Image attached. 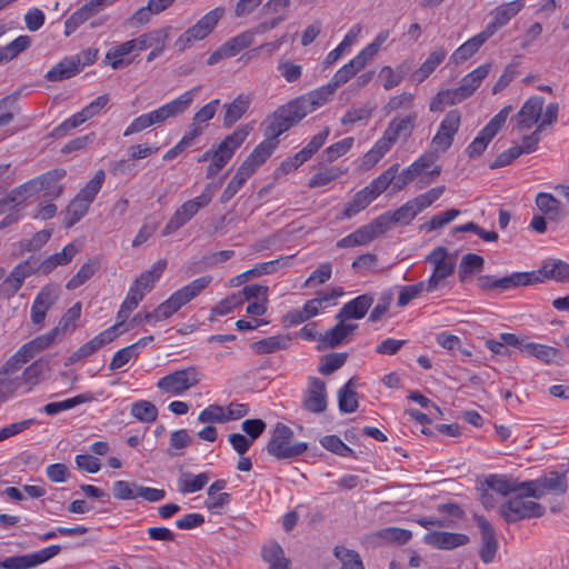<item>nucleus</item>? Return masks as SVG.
<instances>
[{
	"label": "nucleus",
	"mask_w": 569,
	"mask_h": 569,
	"mask_svg": "<svg viewBox=\"0 0 569 569\" xmlns=\"http://www.w3.org/2000/svg\"><path fill=\"white\" fill-rule=\"evenodd\" d=\"M199 90L200 86L193 87L170 102L162 104L158 109L139 116L128 126L123 132V136L128 137L133 133H138L151 126H159L171 118L182 116L190 109Z\"/></svg>",
	"instance_id": "obj_1"
},
{
	"label": "nucleus",
	"mask_w": 569,
	"mask_h": 569,
	"mask_svg": "<svg viewBox=\"0 0 569 569\" xmlns=\"http://www.w3.org/2000/svg\"><path fill=\"white\" fill-rule=\"evenodd\" d=\"M212 281L211 276H202L187 286L173 292L166 301L159 305L153 311L146 312L147 322H158L170 318L181 307L198 297Z\"/></svg>",
	"instance_id": "obj_2"
},
{
	"label": "nucleus",
	"mask_w": 569,
	"mask_h": 569,
	"mask_svg": "<svg viewBox=\"0 0 569 569\" xmlns=\"http://www.w3.org/2000/svg\"><path fill=\"white\" fill-rule=\"evenodd\" d=\"M399 167V163L390 166L379 177L373 179L369 186L358 191L352 200L346 204L340 218L349 219L366 209L375 199L386 191L397 178Z\"/></svg>",
	"instance_id": "obj_3"
},
{
	"label": "nucleus",
	"mask_w": 569,
	"mask_h": 569,
	"mask_svg": "<svg viewBox=\"0 0 569 569\" xmlns=\"http://www.w3.org/2000/svg\"><path fill=\"white\" fill-rule=\"evenodd\" d=\"M167 267V260L160 259L152 267L140 273L139 277L131 284L129 292L121 305L118 312V318L124 321L129 313L136 309L139 302L143 299L144 295L149 292L154 283L159 280Z\"/></svg>",
	"instance_id": "obj_4"
},
{
	"label": "nucleus",
	"mask_w": 569,
	"mask_h": 569,
	"mask_svg": "<svg viewBox=\"0 0 569 569\" xmlns=\"http://www.w3.org/2000/svg\"><path fill=\"white\" fill-rule=\"evenodd\" d=\"M216 188L212 183L204 187L202 193L194 199L183 202L162 230V236H169L189 222L202 208H206L212 200Z\"/></svg>",
	"instance_id": "obj_5"
},
{
	"label": "nucleus",
	"mask_w": 569,
	"mask_h": 569,
	"mask_svg": "<svg viewBox=\"0 0 569 569\" xmlns=\"http://www.w3.org/2000/svg\"><path fill=\"white\" fill-rule=\"evenodd\" d=\"M249 124L239 126L227 136L212 152V160L207 167V178L216 176L233 157L236 150L243 143L251 131Z\"/></svg>",
	"instance_id": "obj_6"
},
{
	"label": "nucleus",
	"mask_w": 569,
	"mask_h": 569,
	"mask_svg": "<svg viewBox=\"0 0 569 569\" xmlns=\"http://www.w3.org/2000/svg\"><path fill=\"white\" fill-rule=\"evenodd\" d=\"M293 431L284 423L278 422L271 431L267 451L279 460L291 459L306 452V442L291 443Z\"/></svg>",
	"instance_id": "obj_7"
},
{
	"label": "nucleus",
	"mask_w": 569,
	"mask_h": 569,
	"mask_svg": "<svg viewBox=\"0 0 569 569\" xmlns=\"http://www.w3.org/2000/svg\"><path fill=\"white\" fill-rule=\"evenodd\" d=\"M425 261L432 266V273L426 281V291L435 292L446 286V280L456 269V260L449 256L445 247L435 248Z\"/></svg>",
	"instance_id": "obj_8"
},
{
	"label": "nucleus",
	"mask_w": 569,
	"mask_h": 569,
	"mask_svg": "<svg viewBox=\"0 0 569 569\" xmlns=\"http://www.w3.org/2000/svg\"><path fill=\"white\" fill-rule=\"evenodd\" d=\"M201 381V373L194 366L166 375L157 382V388L170 396H181Z\"/></svg>",
	"instance_id": "obj_9"
},
{
	"label": "nucleus",
	"mask_w": 569,
	"mask_h": 569,
	"mask_svg": "<svg viewBox=\"0 0 569 569\" xmlns=\"http://www.w3.org/2000/svg\"><path fill=\"white\" fill-rule=\"evenodd\" d=\"M530 496L517 492V496L509 499L500 507V516L507 522H516L527 518H538L545 513V507L538 502L529 500Z\"/></svg>",
	"instance_id": "obj_10"
},
{
	"label": "nucleus",
	"mask_w": 569,
	"mask_h": 569,
	"mask_svg": "<svg viewBox=\"0 0 569 569\" xmlns=\"http://www.w3.org/2000/svg\"><path fill=\"white\" fill-rule=\"evenodd\" d=\"M224 9L218 7L206 13L196 24L187 29L174 42L179 51H184L194 41H200L207 38L219 20L223 17Z\"/></svg>",
	"instance_id": "obj_11"
},
{
	"label": "nucleus",
	"mask_w": 569,
	"mask_h": 569,
	"mask_svg": "<svg viewBox=\"0 0 569 569\" xmlns=\"http://www.w3.org/2000/svg\"><path fill=\"white\" fill-rule=\"evenodd\" d=\"M58 338V335L51 330L44 335H40L31 341L21 346L8 360L7 371L20 370L23 365L36 357L41 351L49 348Z\"/></svg>",
	"instance_id": "obj_12"
},
{
	"label": "nucleus",
	"mask_w": 569,
	"mask_h": 569,
	"mask_svg": "<svg viewBox=\"0 0 569 569\" xmlns=\"http://www.w3.org/2000/svg\"><path fill=\"white\" fill-rule=\"evenodd\" d=\"M511 111V106L502 108L479 132V134L467 147V154L473 159L480 157L487 149L489 142L496 137L500 129L506 123V120Z\"/></svg>",
	"instance_id": "obj_13"
},
{
	"label": "nucleus",
	"mask_w": 569,
	"mask_h": 569,
	"mask_svg": "<svg viewBox=\"0 0 569 569\" xmlns=\"http://www.w3.org/2000/svg\"><path fill=\"white\" fill-rule=\"evenodd\" d=\"M303 118L305 117L301 113L300 109L292 100L286 106L274 111L264 131V136L270 139L278 140L279 136H281L283 132L289 130L295 124H297Z\"/></svg>",
	"instance_id": "obj_14"
},
{
	"label": "nucleus",
	"mask_w": 569,
	"mask_h": 569,
	"mask_svg": "<svg viewBox=\"0 0 569 569\" xmlns=\"http://www.w3.org/2000/svg\"><path fill=\"white\" fill-rule=\"evenodd\" d=\"M39 272L38 259L30 257L17 264L10 274L0 283V297L9 299L22 287L23 281L31 274Z\"/></svg>",
	"instance_id": "obj_15"
},
{
	"label": "nucleus",
	"mask_w": 569,
	"mask_h": 569,
	"mask_svg": "<svg viewBox=\"0 0 569 569\" xmlns=\"http://www.w3.org/2000/svg\"><path fill=\"white\" fill-rule=\"evenodd\" d=\"M418 120V112L410 111L406 114L396 116L387 126L380 138L390 148L399 140L407 141L416 126Z\"/></svg>",
	"instance_id": "obj_16"
},
{
	"label": "nucleus",
	"mask_w": 569,
	"mask_h": 569,
	"mask_svg": "<svg viewBox=\"0 0 569 569\" xmlns=\"http://www.w3.org/2000/svg\"><path fill=\"white\" fill-rule=\"evenodd\" d=\"M523 486L526 487V496L537 499L550 492L563 493L568 487L566 476L558 472H549L536 480L525 481Z\"/></svg>",
	"instance_id": "obj_17"
},
{
	"label": "nucleus",
	"mask_w": 569,
	"mask_h": 569,
	"mask_svg": "<svg viewBox=\"0 0 569 569\" xmlns=\"http://www.w3.org/2000/svg\"><path fill=\"white\" fill-rule=\"evenodd\" d=\"M60 550V546L53 545L33 553L8 557L0 560V569H30L50 560L57 556Z\"/></svg>",
	"instance_id": "obj_18"
},
{
	"label": "nucleus",
	"mask_w": 569,
	"mask_h": 569,
	"mask_svg": "<svg viewBox=\"0 0 569 569\" xmlns=\"http://www.w3.org/2000/svg\"><path fill=\"white\" fill-rule=\"evenodd\" d=\"M124 321L120 319L119 322L113 325L112 327L103 330L98 336L92 338L90 341L82 345L78 348L69 358L66 365H73L91 355L97 352L107 343L112 342L119 335L118 329L122 326Z\"/></svg>",
	"instance_id": "obj_19"
},
{
	"label": "nucleus",
	"mask_w": 569,
	"mask_h": 569,
	"mask_svg": "<svg viewBox=\"0 0 569 569\" xmlns=\"http://www.w3.org/2000/svg\"><path fill=\"white\" fill-rule=\"evenodd\" d=\"M461 123V113L459 110H450L442 121L436 136L432 138V144L442 151L448 150L453 141L455 134L458 132Z\"/></svg>",
	"instance_id": "obj_20"
},
{
	"label": "nucleus",
	"mask_w": 569,
	"mask_h": 569,
	"mask_svg": "<svg viewBox=\"0 0 569 569\" xmlns=\"http://www.w3.org/2000/svg\"><path fill=\"white\" fill-rule=\"evenodd\" d=\"M326 383L319 378H311L302 399V408L311 413H321L327 409Z\"/></svg>",
	"instance_id": "obj_21"
},
{
	"label": "nucleus",
	"mask_w": 569,
	"mask_h": 569,
	"mask_svg": "<svg viewBox=\"0 0 569 569\" xmlns=\"http://www.w3.org/2000/svg\"><path fill=\"white\" fill-rule=\"evenodd\" d=\"M473 519L480 529L481 546L479 549V557L482 562L490 563L498 549L496 530L485 517L475 515Z\"/></svg>",
	"instance_id": "obj_22"
},
{
	"label": "nucleus",
	"mask_w": 569,
	"mask_h": 569,
	"mask_svg": "<svg viewBox=\"0 0 569 569\" xmlns=\"http://www.w3.org/2000/svg\"><path fill=\"white\" fill-rule=\"evenodd\" d=\"M336 90L332 88L330 83L321 86L303 96H300L293 101L300 109L303 117L313 112L316 109L325 106L333 96Z\"/></svg>",
	"instance_id": "obj_23"
},
{
	"label": "nucleus",
	"mask_w": 569,
	"mask_h": 569,
	"mask_svg": "<svg viewBox=\"0 0 569 569\" xmlns=\"http://www.w3.org/2000/svg\"><path fill=\"white\" fill-rule=\"evenodd\" d=\"M59 298V290L53 286L43 287L33 300L31 306V322L42 326L47 311L56 303Z\"/></svg>",
	"instance_id": "obj_24"
},
{
	"label": "nucleus",
	"mask_w": 569,
	"mask_h": 569,
	"mask_svg": "<svg viewBox=\"0 0 569 569\" xmlns=\"http://www.w3.org/2000/svg\"><path fill=\"white\" fill-rule=\"evenodd\" d=\"M470 538L465 533L449 531H430L423 536V542L440 550H452L469 543Z\"/></svg>",
	"instance_id": "obj_25"
},
{
	"label": "nucleus",
	"mask_w": 569,
	"mask_h": 569,
	"mask_svg": "<svg viewBox=\"0 0 569 569\" xmlns=\"http://www.w3.org/2000/svg\"><path fill=\"white\" fill-rule=\"evenodd\" d=\"M293 259V254L283 256L276 260L266 261L261 263H257L252 269H249L241 274L231 279V286L238 287L241 283L248 281L250 278L258 277L261 274H270L276 272L279 268H286L291 266V260Z\"/></svg>",
	"instance_id": "obj_26"
},
{
	"label": "nucleus",
	"mask_w": 569,
	"mask_h": 569,
	"mask_svg": "<svg viewBox=\"0 0 569 569\" xmlns=\"http://www.w3.org/2000/svg\"><path fill=\"white\" fill-rule=\"evenodd\" d=\"M545 100L542 97L533 96L529 98L517 113V128L519 130L530 129L536 124L540 117Z\"/></svg>",
	"instance_id": "obj_27"
},
{
	"label": "nucleus",
	"mask_w": 569,
	"mask_h": 569,
	"mask_svg": "<svg viewBox=\"0 0 569 569\" xmlns=\"http://www.w3.org/2000/svg\"><path fill=\"white\" fill-rule=\"evenodd\" d=\"M40 181L30 180L14 188L8 196L0 199V214L11 211L26 201L28 197L37 192Z\"/></svg>",
	"instance_id": "obj_28"
},
{
	"label": "nucleus",
	"mask_w": 569,
	"mask_h": 569,
	"mask_svg": "<svg viewBox=\"0 0 569 569\" xmlns=\"http://www.w3.org/2000/svg\"><path fill=\"white\" fill-rule=\"evenodd\" d=\"M80 250V244L74 242L68 243L60 252L49 256L42 262L38 261L39 272L42 274H48L57 267L70 263Z\"/></svg>",
	"instance_id": "obj_29"
},
{
	"label": "nucleus",
	"mask_w": 569,
	"mask_h": 569,
	"mask_svg": "<svg viewBox=\"0 0 569 569\" xmlns=\"http://www.w3.org/2000/svg\"><path fill=\"white\" fill-rule=\"evenodd\" d=\"M81 71V58L78 54L67 57L50 69L44 78L48 81L57 82L72 78Z\"/></svg>",
	"instance_id": "obj_30"
},
{
	"label": "nucleus",
	"mask_w": 569,
	"mask_h": 569,
	"mask_svg": "<svg viewBox=\"0 0 569 569\" xmlns=\"http://www.w3.org/2000/svg\"><path fill=\"white\" fill-rule=\"evenodd\" d=\"M373 303V297L366 293L347 302L337 313V320L362 319Z\"/></svg>",
	"instance_id": "obj_31"
},
{
	"label": "nucleus",
	"mask_w": 569,
	"mask_h": 569,
	"mask_svg": "<svg viewBox=\"0 0 569 569\" xmlns=\"http://www.w3.org/2000/svg\"><path fill=\"white\" fill-rule=\"evenodd\" d=\"M252 97L249 93L238 94L232 102L223 104V127L233 126L249 109Z\"/></svg>",
	"instance_id": "obj_32"
},
{
	"label": "nucleus",
	"mask_w": 569,
	"mask_h": 569,
	"mask_svg": "<svg viewBox=\"0 0 569 569\" xmlns=\"http://www.w3.org/2000/svg\"><path fill=\"white\" fill-rule=\"evenodd\" d=\"M50 371V361L46 358H40L28 366L20 378H22V385L28 386L27 392L31 391L32 388L39 385L47 378V373Z\"/></svg>",
	"instance_id": "obj_33"
},
{
	"label": "nucleus",
	"mask_w": 569,
	"mask_h": 569,
	"mask_svg": "<svg viewBox=\"0 0 569 569\" xmlns=\"http://www.w3.org/2000/svg\"><path fill=\"white\" fill-rule=\"evenodd\" d=\"M339 322L326 333L320 335L318 340L322 343L323 348L338 347L349 335H351L358 326L355 323H346V320H338Z\"/></svg>",
	"instance_id": "obj_34"
},
{
	"label": "nucleus",
	"mask_w": 569,
	"mask_h": 569,
	"mask_svg": "<svg viewBox=\"0 0 569 569\" xmlns=\"http://www.w3.org/2000/svg\"><path fill=\"white\" fill-rule=\"evenodd\" d=\"M369 62L358 53L353 59L340 68L329 82L335 90L348 82L358 71L362 70Z\"/></svg>",
	"instance_id": "obj_35"
},
{
	"label": "nucleus",
	"mask_w": 569,
	"mask_h": 569,
	"mask_svg": "<svg viewBox=\"0 0 569 569\" xmlns=\"http://www.w3.org/2000/svg\"><path fill=\"white\" fill-rule=\"evenodd\" d=\"M226 480H217L209 487L208 499L204 505L211 512L220 513L221 509L229 505L230 495L227 492H220L226 488Z\"/></svg>",
	"instance_id": "obj_36"
},
{
	"label": "nucleus",
	"mask_w": 569,
	"mask_h": 569,
	"mask_svg": "<svg viewBox=\"0 0 569 569\" xmlns=\"http://www.w3.org/2000/svg\"><path fill=\"white\" fill-rule=\"evenodd\" d=\"M491 67L490 62L481 64L461 79L459 88L467 99L480 87L483 79L489 74Z\"/></svg>",
	"instance_id": "obj_37"
},
{
	"label": "nucleus",
	"mask_w": 569,
	"mask_h": 569,
	"mask_svg": "<svg viewBox=\"0 0 569 569\" xmlns=\"http://www.w3.org/2000/svg\"><path fill=\"white\" fill-rule=\"evenodd\" d=\"M486 485L488 486L489 489L497 493H500L501 496H508L510 493H517L522 491L526 493V487L523 486V482H519L516 479L506 476H490L486 480Z\"/></svg>",
	"instance_id": "obj_38"
},
{
	"label": "nucleus",
	"mask_w": 569,
	"mask_h": 569,
	"mask_svg": "<svg viewBox=\"0 0 569 569\" xmlns=\"http://www.w3.org/2000/svg\"><path fill=\"white\" fill-rule=\"evenodd\" d=\"M7 362L0 369V405L12 398L22 386V378L14 376L19 370L7 371Z\"/></svg>",
	"instance_id": "obj_39"
},
{
	"label": "nucleus",
	"mask_w": 569,
	"mask_h": 569,
	"mask_svg": "<svg viewBox=\"0 0 569 569\" xmlns=\"http://www.w3.org/2000/svg\"><path fill=\"white\" fill-rule=\"evenodd\" d=\"M261 556L269 563V569H289L290 560L284 556L281 546L274 541L262 547Z\"/></svg>",
	"instance_id": "obj_40"
},
{
	"label": "nucleus",
	"mask_w": 569,
	"mask_h": 569,
	"mask_svg": "<svg viewBox=\"0 0 569 569\" xmlns=\"http://www.w3.org/2000/svg\"><path fill=\"white\" fill-rule=\"evenodd\" d=\"M541 278V282L545 279H552L556 281L569 280V264L561 260H548L536 271Z\"/></svg>",
	"instance_id": "obj_41"
},
{
	"label": "nucleus",
	"mask_w": 569,
	"mask_h": 569,
	"mask_svg": "<svg viewBox=\"0 0 569 569\" xmlns=\"http://www.w3.org/2000/svg\"><path fill=\"white\" fill-rule=\"evenodd\" d=\"M538 209L543 212L549 220L558 221L566 216L561 203L551 193L541 192L536 198Z\"/></svg>",
	"instance_id": "obj_42"
},
{
	"label": "nucleus",
	"mask_w": 569,
	"mask_h": 569,
	"mask_svg": "<svg viewBox=\"0 0 569 569\" xmlns=\"http://www.w3.org/2000/svg\"><path fill=\"white\" fill-rule=\"evenodd\" d=\"M446 49H435L426 59V61L421 64V67L412 73L413 80H416L417 82H422L423 80H426L436 70V68L446 59Z\"/></svg>",
	"instance_id": "obj_43"
},
{
	"label": "nucleus",
	"mask_w": 569,
	"mask_h": 569,
	"mask_svg": "<svg viewBox=\"0 0 569 569\" xmlns=\"http://www.w3.org/2000/svg\"><path fill=\"white\" fill-rule=\"evenodd\" d=\"M66 176L64 169H53L47 173L36 178L40 181L37 192L44 189L49 196L58 197L62 192V186L58 182Z\"/></svg>",
	"instance_id": "obj_44"
},
{
	"label": "nucleus",
	"mask_w": 569,
	"mask_h": 569,
	"mask_svg": "<svg viewBox=\"0 0 569 569\" xmlns=\"http://www.w3.org/2000/svg\"><path fill=\"white\" fill-rule=\"evenodd\" d=\"M466 96L460 91V88L447 89L439 91L430 102V111H441L445 106H453L466 100Z\"/></svg>",
	"instance_id": "obj_45"
},
{
	"label": "nucleus",
	"mask_w": 569,
	"mask_h": 569,
	"mask_svg": "<svg viewBox=\"0 0 569 569\" xmlns=\"http://www.w3.org/2000/svg\"><path fill=\"white\" fill-rule=\"evenodd\" d=\"M100 268V260L91 258L86 261L78 272L67 282L68 290H74L86 283Z\"/></svg>",
	"instance_id": "obj_46"
},
{
	"label": "nucleus",
	"mask_w": 569,
	"mask_h": 569,
	"mask_svg": "<svg viewBox=\"0 0 569 569\" xmlns=\"http://www.w3.org/2000/svg\"><path fill=\"white\" fill-rule=\"evenodd\" d=\"M93 400H94V396L91 392H86V393L78 395L70 399H66V400L58 401V402L47 403L43 407V411L49 416H53V415L59 413L60 411L69 410V409L74 408L76 406H79V405H82L86 402H91Z\"/></svg>",
	"instance_id": "obj_47"
},
{
	"label": "nucleus",
	"mask_w": 569,
	"mask_h": 569,
	"mask_svg": "<svg viewBox=\"0 0 569 569\" xmlns=\"http://www.w3.org/2000/svg\"><path fill=\"white\" fill-rule=\"evenodd\" d=\"M209 481L206 472L192 475L183 472L178 480V488L181 493H191L201 490Z\"/></svg>",
	"instance_id": "obj_48"
},
{
	"label": "nucleus",
	"mask_w": 569,
	"mask_h": 569,
	"mask_svg": "<svg viewBox=\"0 0 569 569\" xmlns=\"http://www.w3.org/2000/svg\"><path fill=\"white\" fill-rule=\"evenodd\" d=\"M421 211L415 203L413 199L407 201L400 208L395 211H388L389 217L393 226H407L409 224Z\"/></svg>",
	"instance_id": "obj_49"
},
{
	"label": "nucleus",
	"mask_w": 569,
	"mask_h": 569,
	"mask_svg": "<svg viewBox=\"0 0 569 569\" xmlns=\"http://www.w3.org/2000/svg\"><path fill=\"white\" fill-rule=\"evenodd\" d=\"M290 339L284 336H272L251 343V349L259 353H272L287 348Z\"/></svg>",
	"instance_id": "obj_50"
},
{
	"label": "nucleus",
	"mask_w": 569,
	"mask_h": 569,
	"mask_svg": "<svg viewBox=\"0 0 569 569\" xmlns=\"http://www.w3.org/2000/svg\"><path fill=\"white\" fill-rule=\"evenodd\" d=\"M355 379H350L338 392L339 409L342 412H353L358 408Z\"/></svg>",
	"instance_id": "obj_51"
},
{
	"label": "nucleus",
	"mask_w": 569,
	"mask_h": 569,
	"mask_svg": "<svg viewBox=\"0 0 569 569\" xmlns=\"http://www.w3.org/2000/svg\"><path fill=\"white\" fill-rule=\"evenodd\" d=\"M80 315L81 303L77 302L66 311L59 323L52 330L58 335V337L74 331L77 328L76 321L80 318Z\"/></svg>",
	"instance_id": "obj_52"
},
{
	"label": "nucleus",
	"mask_w": 569,
	"mask_h": 569,
	"mask_svg": "<svg viewBox=\"0 0 569 569\" xmlns=\"http://www.w3.org/2000/svg\"><path fill=\"white\" fill-rule=\"evenodd\" d=\"M541 282V278L536 271L532 272H513L512 274L501 278L502 291L515 287L529 286Z\"/></svg>",
	"instance_id": "obj_53"
},
{
	"label": "nucleus",
	"mask_w": 569,
	"mask_h": 569,
	"mask_svg": "<svg viewBox=\"0 0 569 569\" xmlns=\"http://www.w3.org/2000/svg\"><path fill=\"white\" fill-rule=\"evenodd\" d=\"M525 352L528 353L529 356L539 359L545 363H551L560 358V352L558 349L550 346L529 341L525 346Z\"/></svg>",
	"instance_id": "obj_54"
},
{
	"label": "nucleus",
	"mask_w": 569,
	"mask_h": 569,
	"mask_svg": "<svg viewBox=\"0 0 569 569\" xmlns=\"http://www.w3.org/2000/svg\"><path fill=\"white\" fill-rule=\"evenodd\" d=\"M97 12H99V10L96 6H91V1L73 12L64 22L66 34L69 36L74 32L84 21Z\"/></svg>",
	"instance_id": "obj_55"
},
{
	"label": "nucleus",
	"mask_w": 569,
	"mask_h": 569,
	"mask_svg": "<svg viewBox=\"0 0 569 569\" xmlns=\"http://www.w3.org/2000/svg\"><path fill=\"white\" fill-rule=\"evenodd\" d=\"M347 172V169L339 167H322L309 180L310 188L327 186Z\"/></svg>",
	"instance_id": "obj_56"
},
{
	"label": "nucleus",
	"mask_w": 569,
	"mask_h": 569,
	"mask_svg": "<svg viewBox=\"0 0 569 569\" xmlns=\"http://www.w3.org/2000/svg\"><path fill=\"white\" fill-rule=\"evenodd\" d=\"M360 32L361 26L355 24L345 36L343 40L339 43V46L327 54L325 59V64H333L341 57V54L353 44L355 40L357 39Z\"/></svg>",
	"instance_id": "obj_57"
},
{
	"label": "nucleus",
	"mask_w": 569,
	"mask_h": 569,
	"mask_svg": "<svg viewBox=\"0 0 569 569\" xmlns=\"http://www.w3.org/2000/svg\"><path fill=\"white\" fill-rule=\"evenodd\" d=\"M483 263L485 260L479 254L466 253L462 256L458 270L460 281H465L470 274L481 271Z\"/></svg>",
	"instance_id": "obj_58"
},
{
	"label": "nucleus",
	"mask_w": 569,
	"mask_h": 569,
	"mask_svg": "<svg viewBox=\"0 0 569 569\" xmlns=\"http://www.w3.org/2000/svg\"><path fill=\"white\" fill-rule=\"evenodd\" d=\"M333 555L341 562V569H365L360 555L355 550L337 546Z\"/></svg>",
	"instance_id": "obj_59"
},
{
	"label": "nucleus",
	"mask_w": 569,
	"mask_h": 569,
	"mask_svg": "<svg viewBox=\"0 0 569 569\" xmlns=\"http://www.w3.org/2000/svg\"><path fill=\"white\" fill-rule=\"evenodd\" d=\"M130 413L139 421L151 423L157 420V407L147 400H139L132 403Z\"/></svg>",
	"instance_id": "obj_60"
},
{
	"label": "nucleus",
	"mask_w": 569,
	"mask_h": 569,
	"mask_svg": "<svg viewBox=\"0 0 569 569\" xmlns=\"http://www.w3.org/2000/svg\"><path fill=\"white\" fill-rule=\"evenodd\" d=\"M171 28L163 27L159 29H154L150 32L142 33L138 38L141 41L143 50L152 49L159 46H166V42L169 38Z\"/></svg>",
	"instance_id": "obj_61"
},
{
	"label": "nucleus",
	"mask_w": 569,
	"mask_h": 569,
	"mask_svg": "<svg viewBox=\"0 0 569 569\" xmlns=\"http://www.w3.org/2000/svg\"><path fill=\"white\" fill-rule=\"evenodd\" d=\"M31 43V39L28 36H20L12 42L4 47H0V63L3 61H10L16 58L19 53L24 51Z\"/></svg>",
	"instance_id": "obj_62"
},
{
	"label": "nucleus",
	"mask_w": 569,
	"mask_h": 569,
	"mask_svg": "<svg viewBox=\"0 0 569 569\" xmlns=\"http://www.w3.org/2000/svg\"><path fill=\"white\" fill-rule=\"evenodd\" d=\"M391 148L381 139H379L375 146L362 157L361 168L369 170L375 167L379 160L390 150Z\"/></svg>",
	"instance_id": "obj_63"
},
{
	"label": "nucleus",
	"mask_w": 569,
	"mask_h": 569,
	"mask_svg": "<svg viewBox=\"0 0 569 569\" xmlns=\"http://www.w3.org/2000/svg\"><path fill=\"white\" fill-rule=\"evenodd\" d=\"M90 203L77 197L67 207L66 227L71 228L89 209Z\"/></svg>",
	"instance_id": "obj_64"
}]
</instances>
